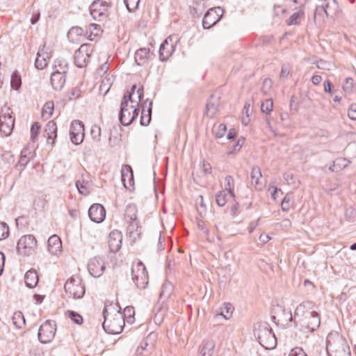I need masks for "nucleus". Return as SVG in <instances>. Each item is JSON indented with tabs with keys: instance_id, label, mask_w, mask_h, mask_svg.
I'll use <instances>...</instances> for the list:
<instances>
[{
	"instance_id": "obj_1",
	"label": "nucleus",
	"mask_w": 356,
	"mask_h": 356,
	"mask_svg": "<svg viewBox=\"0 0 356 356\" xmlns=\"http://www.w3.org/2000/svg\"><path fill=\"white\" fill-rule=\"evenodd\" d=\"M104 321L102 326L104 330L110 334L120 333L124 326V318L122 313L112 305L105 307L103 311Z\"/></svg>"
},
{
	"instance_id": "obj_2",
	"label": "nucleus",
	"mask_w": 356,
	"mask_h": 356,
	"mask_svg": "<svg viewBox=\"0 0 356 356\" xmlns=\"http://www.w3.org/2000/svg\"><path fill=\"white\" fill-rule=\"evenodd\" d=\"M326 350L328 356H351L347 341L337 333H330L327 335Z\"/></svg>"
},
{
	"instance_id": "obj_3",
	"label": "nucleus",
	"mask_w": 356,
	"mask_h": 356,
	"mask_svg": "<svg viewBox=\"0 0 356 356\" xmlns=\"http://www.w3.org/2000/svg\"><path fill=\"white\" fill-rule=\"evenodd\" d=\"M65 291L69 297L79 299L85 294V284L80 277L73 275L65 282Z\"/></svg>"
},
{
	"instance_id": "obj_4",
	"label": "nucleus",
	"mask_w": 356,
	"mask_h": 356,
	"mask_svg": "<svg viewBox=\"0 0 356 356\" xmlns=\"http://www.w3.org/2000/svg\"><path fill=\"white\" fill-rule=\"evenodd\" d=\"M257 337L261 346L267 350H273L277 346V338L266 323L259 326Z\"/></svg>"
},
{
	"instance_id": "obj_5",
	"label": "nucleus",
	"mask_w": 356,
	"mask_h": 356,
	"mask_svg": "<svg viewBox=\"0 0 356 356\" xmlns=\"http://www.w3.org/2000/svg\"><path fill=\"white\" fill-rule=\"evenodd\" d=\"M132 280L140 289L146 288L149 282L148 273L143 263L138 261L131 268Z\"/></svg>"
},
{
	"instance_id": "obj_6",
	"label": "nucleus",
	"mask_w": 356,
	"mask_h": 356,
	"mask_svg": "<svg viewBox=\"0 0 356 356\" xmlns=\"http://www.w3.org/2000/svg\"><path fill=\"white\" fill-rule=\"evenodd\" d=\"M138 111L139 108L130 104L129 102H127L126 100H122L119 113L120 123L124 126L131 124L138 116Z\"/></svg>"
},
{
	"instance_id": "obj_7",
	"label": "nucleus",
	"mask_w": 356,
	"mask_h": 356,
	"mask_svg": "<svg viewBox=\"0 0 356 356\" xmlns=\"http://www.w3.org/2000/svg\"><path fill=\"white\" fill-rule=\"evenodd\" d=\"M15 118L10 108L4 106L0 112V132L4 136L11 134L14 128Z\"/></svg>"
},
{
	"instance_id": "obj_8",
	"label": "nucleus",
	"mask_w": 356,
	"mask_h": 356,
	"mask_svg": "<svg viewBox=\"0 0 356 356\" xmlns=\"http://www.w3.org/2000/svg\"><path fill=\"white\" fill-rule=\"evenodd\" d=\"M37 240L34 236L31 234L24 235L22 236L17 242V252L19 254L29 256L35 252Z\"/></svg>"
},
{
	"instance_id": "obj_9",
	"label": "nucleus",
	"mask_w": 356,
	"mask_h": 356,
	"mask_svg": "<svg viewBox=\"0 0 356 356\" xmlns=\"http://www.w3.org/2000/svg\"><path fill=\"white\" fill-rule=\"evenodd\" d=\"M94 51L91 44H83L74 53V63L78 67H83L90 62V56Z\"/></svg>"
},
{
	"instance_id": "obj_10",
	"label": "nucleus",
	"mask_w": 356,
	"mask_h": 356,
	"mask_svg": "<svg viewBox=\"0 0 356 356\" xmlns=\"http://www.w3.org/2000/svg\"><path fill=\"white\" fill-rule=\"evenodd\" d=\"M56 323L51 320H47L43 323L38 330V339L42 343L51 342L56 334Z\"/></svg>"
},
{
	"instance_id": "obj_11",
	"label": "nucleus",
	"mask_w": 356,
	"mask_h": 356,
	"mask_svg": "<svg viewBox=\"0 0 356 356\" xmlns=\"http://www.w3.org/2000/svg\"><path fill=\"white\" fill-rule=\"evenodd\" d=\"M110 4L101 0L94 1L90 6L92 17L97 21H104L108 16Z\"/></svg>"
},
{
	"instance_id": "obj_12",
	"label": "nucleus",
	"mask_w": 356,
	"mask_h": 356,
	"mask_svg": "<svg viewBox=\"0 0 356 356\" xmlns=\"http://www.w3.org/2000/svg\"><path fill=\"white\" fill-rule=\"evenodd\" d=\"M223 13L224 11L220 7L210 8L203 17V28L209 29L216 24L222 18Z\"/></svg>"
},
{
	"instance_id": "obj_13",
	"label": "nucleus",
	"mask_w": 356,
	"mask_h": 356,
	"mask_svg": "<svg viewBox=\"0 0 356 356\" xmlns=\"http://www.w3.org/2000/svg\"><path fill=\"white\" fill-rule=\"evenodd\" d=\"M177 37L174 35L168 36L161 44L159 48V59L161 61H166L175 50Z\"/></svg>"
},
{
	"instance_id": "obj_14",
	"label": "nucleus",
	"mask_w": 356,
	"mask_h": 356,
	"mask_svg": "<svg viewBox=\"0 0 356 356\" xmlns=\"http://www.w3.org/2000/svg\"><path fill=\"white\" fill-rule=\"evenodd\" d=\"M105 268V262L100 257H94L88 261V272L95 277H99L104 273Z\"/></svg>"
},
{
	"instance_id": "obj_15",
	"label": "nucleus",
	"mask_w": 356,
	"mask_h": 356,
	"mask_svg": "<svg viewBox=\"0 0 356 356\" xmlns=\"http://www.w3.org/2000/svg\"><path fill=\"white\" fill-rule=\"evenodd\" d=\"M305 326V332H313L316 330L320 325V316L319 314L314 311L307 312L302 320Z\"/></svg>"
},
{
	"instance_id": "obj_16",
	"label": "nucleus",
	"mask_w": 356,
	"mask_h": 356,
	"mask_svg": "<svg viewBox=\"0 0 356 356\" xmlns=\"http://www.w3.org/2000/svg\"><path fill=\"white\" fill-rule=\"evenodd\" d=\"M143 97V88L134 85L130 91L124 95L122 100L139 108V104Z\"/></svg>"
},
{
	"instance_id": "obj_17",
	"label": "nucleus",
	"mask_w": 356,
	"mask_h": 356,
	"mask_svg": "<svg viewBox=\"0 0 356 356\" xmlns=\"http://www.w3.org/2000/svg\"><path fill=\"white\" fill-rule=\"evenodd\" d=\"M70 139L76 145L81 143L84 138V127L81 121H73L70 127Z\"/></svg>"
},
{
	"instance_id": "obj_18",
	"label": "nucleus",
	"mask_w": 356,
	"mask_h": 356,
	"mask_svg": "<svg viewBox=\"0 0 356 356\" xmlns=\"http://www.w3.org/2000/svg\"><path fill=\"white\" fill-rule=\"evenodd\" d=\"M51 57V51H49L46 48L45 44L40 47L35 61V66L38 70H42L45 68Z\"/></svg>"
},
{
	"instance_id": "obj_19",
	"label": "nucleus",
	"mask_w": 356,
	"mask_h": 356,
	"mask_svg": "<svg viewBox=\"0 0 356 356\" xmlns=\"http://www.w3.org/2000/svg\"><path fill=\"white\" fill-rule=\"evenodd\" d=\"M220 97L211 95L207 100L205 114L209 118H214L219 112L220 109Z\"/></svg>"
},
{
	"instance_id": "obj_20",
	"label": "nucleus",
	"mask_w": 356,
	"mask_h": 356,
	"mask_svg": "<svg viewBox=\"0 0 356 356\" xmlns=\"http://www.w3.org/2000/svg\"><path fill=\"white\" fill-rule=\"evenodd\" d=\"M122 234L121 232L114 229L111 231L108 237L109 249L113 252H117L122 246Z\"/></svg>"
},
{
	"instance_id": "obj_21",
	"label": "nucleus",
	"mask_w": 356,
	"mask_h": 356,
	"mask_svg": "<svg viewBox=\"0 0 356 356\" xmlns=\"http://www.w3.org/2000/svg\"><path fill=\"white\" fill-rule=\"evenodd\" d=\"M88 216L92 221L99 223L105 218L106 210L102 204H94L88 210Z\"/></svg>"
},
{
	"instance_id": "obj_22",
	"label": "nucleus",
	"mask_w": 356,
	"mask_h": 356,
	"mask_svg": "<svg viewBox=\"0 0 356 356\" xmlns=\"http://www.w3.org/2000/svg\"><path fill=\"white\" fill-rule=\"evenodd\" d=\"M152 102L145 100L142 104L141 116L140 123L142 126H147L150 123L152 118Z\"/></svg>"
},
{
	"instance_id": "obj_23",
	"label": "nucleus",
	"mask_w": 356,
	"mask_h": 356,
	"mask_svg": "<svg viewBox=\"0 0 356 356\" xmlns=\"http://www.w3.org/2000/svg\"><path fill=\"white\" fill-rule=\"evenodd\" d=\"M261 171L259 167L254 166L250 172V183L256 190L261 191L264 187V183L261 181Z\"/></svg>"
},
{
	"instance_id": "obj_24",
	"label": "nucleus",
	"mask_w": 356,
	"mask_h": 356,
	"mask_svg": "<svg viewBox=\"0 0 356 356\" xmlns=\"http://www.w3.org/2000/svg\"><path fill=\"white\" fill-rule=\"evenodd\" d=\"M48 251L52 255H58L62 251V242L57 235L51 236L47 241Z\"/></svg>"
},
{
	"instance_id": "obj_25",
	"label": "nucleus",
	"mask_w": 356,
	"mask_h": 356,
	"mask_svg": "<svg viewBox=\"0 0 356 356\" xmlns=\"http://www.w3.org/2000/svg\"><path fill=\"white\" fill-rule=\"evenodd\" d=\"M152 56L149 48L143 47L136 51L134 58L138 65L143 66L148 63Z\"/></svg>"
},
{
	"instance_id": "obj_26",
	"label": "nucleus",
	"mask_w": 356,
	"mask_h": 356,
	"mask_svg": "<svg viewBox=\"0 0 356 356\" xmlns=\"http://www.w3.org/2000/svg\"><path fill=\"white\" fill-rule=\"evenodd\" d=\"M33 157L32 149L29 147H25L21 152L20 158L16 165V168L22 171Z\"/></svg>"
},
{
	"instance_id": "obj_27",
	"label": "nucleus",
	"mask_w": 356,
	"mask_h": 356,
	"mask_svg": "<svg viewBox=\"0 0 356 356\" xmlns=\"http://www.w3.org/2000/svg\"><path fill=\"white\" fill-rule=\"evenodd\" d=\"M122 181L126 188H129L134 184V174L130 165H125L121 170Z\"/></svg>"
},
{
	"instance_id": "obj_28",
	"label": "nucleus",
	"mask_w": 356,
	"mask_h": 356,
	"mask_svg": "<svg viewBox=\"0 0 356 356\" xmlns=\"http://www.w3.org/2000/svg\"><path fill=\"white\" fill-rule=\"evenodd\" d=\"M51 84L56 90H60L65 83V74L53 72L50 78Z\"/></svg>"
},
{
	"instance_id": "obj_29",
	"label": "nucleus",
	"mask_w": 356,
	"mask_h": 356,
	"mask_svg": "<svg viewBox=\"0 0 356 356\" xmlns=\"http://www.w3.org/2000/svg\"><path fill=\"white\" fill-rule=\"evenodd\" d=\"M297 10L294 12L290 17L286 19V24L288 26L299 25L301 22L305 19V8H296Z\"/></svg>"
},
{
	"instance_id": "obj_30",
	"label": "nucleus",
	"mask_w": 356,
	"mask_h": 356,
	"mask_svg": "<svg viewBox=\"0 0 356 356\" xmlns=\"http://www.w3.org/2000/svg\"><path fill=\"white\" fill-rule=\"evenodd\" d=\"M320 6L330 16L336 15L339 10V6L336 0H321Z\"/></svg>"
},
{
	"instance_id": "obj_31",
	"label": "nucleus",
	"mask_w": 356,
	"mask_h": 356,
	"mask_svg": "<svg viewBox=\"0 0 356 356\" xmlns=\"http://www.w3.org/2000/svg\"><path fill=\"white\" fill-rule=\"evenodd\" d=\"M44 134L47 137V142L49 143H54V139L57 136V125L54 121H49L46 124Z\"/></svg>"
},
{
	"instance_id": "obj_32",
	"label": "nucleus",
	"mask_w": 356,
	"mask_h": 356,
	"mask_svg": "<svg viewBox=\"0 0 356 356\" xmlns=\"http://www.w3.org/2000/svg\"><path fill=\"white\" fill-rule=\"evenodd\" d=\"M330 16L327 13H325L324 8L321 6L318 5L316 8L314 20L318 26H322L325 23V18Z\"/></svg>"
},
{
	"instance_id": "obj_33",
	"label": "nucleus",
	"mask_w": 356,
	"mask_h": 356,
	"mask_svg": "<svg viewBox=\"0 0 356 356\" xmlns=\"http://www.w3.org/2000/svg\"><path fill=\"white\" fill-rule=\"evenodd\" d=\"M26 286L29 288H34L38 283V275L35 270H28L24 276Z\"/></svg>"
},
{
	"instance_id": "obj_34",
	"label": "nucleus",
	"mask_w": 356,
	"mask_h": 356,
	"mask_svg": "<svg viewBox=\"0 0 356 356\" xmlns=\"http://www.w3.org/2000/svg\"><path fill=\"white\" fill-rule=\"evenodd\" d=\"M234 197V194H231L225 191H220L216 195V202L219 207H223L226 204L229 198Z\"/></svg>"
},
{
	"instance_id": "obj_35",
	"label": "nucleus",
	"mask_w": 356,
	"mask_h": 356,
	"mask_svg": "<svg viewBox=\"0 0 356 356\" xmlns=\"http://www.w3.org/2000/svg\"><path fill=\"white\" fill-rule=\"evenodd\" d=\"M215 348V343L212 340L205 341L200 350V356H212Z\"/></svg>"
},
{
	"instance_id": "obj_36",
	"label": "nucleus",
	"mask_w": 356,
	"mask_h": 356,
	"mask_svg": "<svg viewBox=\"0 0 356 356\" xmlns=\"http://www.w3.org/2000/svg\"><path fill=\"white\" fill-rule=\"evenodd\" d=\"M125 219L128 222H133L137 219V208L134 204H128L124 213Z\"/></svg>"
},
{
	"instance_id": "obj_37",
	"label": "nucleus",
	"mask_w": 356,
	"mask_h": 356,
	"mask_svg": "<svg viewBox=\"0 0 356 356\" xmlns=\"http://www.w3.org/2000/svg\"><path fill=\"white\" fill-rule=\"evenodd\" d=\"M101 26L96 24H90L86 27V35L90 40L92 41L95 37L98 36L102 33Z\"/></svg>"
},
{
	"instance_id": "obj_38",
	"label": "nucleus",
	"mask_w": 356,
	"mask_h": 356,
	"mask_svg": "<svg viewBox=\"0 0 356 356\" xmlns=\"http://www.w3.org/2000/svg\"><path fill=\"white\" fill-rule=\"evenodd\" d=\"M68 69L67 63L61 58L56 59L53 67V72H60V74H66Z\"/></svg>"
},
{
	"instance_id": "obj_39",
	"label": "nucleus",
	"mask_w": 356,
	"mask_h": 356,
	"mask_svg": "<svg viewBox=\"0 0 356 356\" xmlns=\"http://www.w3.org/2000/svg\"><path fill=\"white\" fill-rule=\"evenodd\" d=\"M349 163L350 161L347 159L344 158H338L334 161L332 165L330 167V170L332 172L338 171L346 168Z\"/></svg>"
},
{
	"instance_id": "obj_40",
	"label": "nucleus",
	"mask_w": 356,
	"mask_h": 356,
	"mask_svg": "<svg viewBox=\"0 0 356 356\" xmlns=\"http://www.w3.org/2000/svg\"><path fill=\"white\" fill-rule=\"evenodd\" d=\"M54 109V104L53 102H47L43 106L42 111V118L44 120H48L53 114Z\"/></svg>"
},
{
	"instance_id": "obj_41",
	"label": "nucleus",
	"mask_w": 356,
	"mask_h": 356,
	"mask_svg": "<svg viewBox=\"0 0 356 356\" xmlns=\"http://www.w3.org/2000/svg\"><path fill=\"white\" fill-rule=\"evenodd\" d=\"M13 323L17 328H22L25 325V318L21 312H15L13 318Z\"/></svg>"
},
{
	"instance_id": "obj_42",
	"label": "nucleus",
	"mask_w": 356,
	"mask_h": 356,
	"mask_svg": "<svg viewBox=\"0 0 356 356\" xmlns=\"http://www.w3.org/2000/svg\"><path fill=\"white\" fill-rule=\"evenodd\" d=\"M234 311V307L232 304L228 302H225L221 308V312L218 315L222 316L225 319H229L232 315Z\"/></svg>"
},
{
	"instance_id": "obj_43",
	"label": "nucleus",
	"mask_w": 356,
	"mask_h": 356,
	"mask_svg": "<svg viewBox=\"0 0 356 356\" xmlns=\"http://www.w3.org/2000/svg\"><path fill=\"white\" fill-rule=\"evenodd\" d=\"M293 195L291 193H286L281 202V209L283 211H289L292 207Z\"/></svg>"
},
{
	"instance_id": "obj_44",
	"label": "nucleus",
	"mask_w": 356,
	"mask_h": 356,
	"mask_svg": "<svg viewBox=\"0 0 356 356\" xmlns=\"http://www.w3.org/2000/svg\"><path fill=\"white\" fill-rule=\"evenodd\" d=\"M196 208L199 214L202 216L207 213V206L202 195H198L195 200Z\"/></svg>"
},
{
	"instance_id": "obj_45",
	"label": "nucleus",
	"mask_w": 356,
	"mask_h": 356,
	"mask_svg": "<svg viewBox=\"0 0 356 356\" xmlns=\"http://www.w3.org/2000/svg\"><path fill=\"white\" fill-rule=\"evenodd\" d=\"M76 186L80 194L86 196L90 193L89 184L88 181L77 180L76 181Z\"/></svg>"
},
{
	"instance_id": "obj_46",
	"label": "nucleus",
	"mask_w": 356,
	"mask_h": 356,
	"mask_svg": "<svg viewBox=\"0 0 356 356\" xmlns=\"http://www.w3.org/2000/svg\"><path fill=\"white\" fill-rule=\"evenodd\" d=\"M10 84L14 90H19L22 85L21 76L17 71H15L11 76Z\"/></svg>"
},
{
	"instance_id": "obj_47",
	"label": "nucleus",
	"mask_w": 356,
	"mask_h": 356,
	"mask_svg": "<svg viewBox=\"0 0 356 356\" xmlns=\"http://www.w3.org/2000/svg\"><path fill=\"white\" fill-rule=\"evenodd\" d=\"M134 314L135 310L134 308L131 306L126 307L122 314L124 320L126 319L127 321L129 323L134 322Z\"/></svg>"
},
{
	"instance_id": "obj_48",
	"label": "nucleus",
	"mask_w": 356,
	"mask_h": 356,
	"mask_svg": "<svg viewBox=\"0 0 356 356\" xmlns=\"http://www.w3.org/2000/svg\"><path fill=\"white\" fill-rule=\"evenodd\" d=\"M224 186H225L224 191L229 192L231 194H234V180L232 176L227 175L225 177Z\"/></svg>"
},
{
	"instance_id": "obj_49",
	"label": "nucleus",
	"mask_w": 356,
	"mask_h": 356,
	"mask_svg": "<svg viewBox=\"0 0 356 356\" xmlns=\"http://www.w3.org/2000/svg\"><path fill=\"white\" fill-rule=\"evenodd\" d=\"M273 108V102L272 99H265L261 102V110L262 113L270 114Z\"/></svg>"
},
{
	"instance_id": "obj_50",
	"label": "nucleus",
	"mask_w": 356,
	"mask_h": 356,
	"mask_svg": "<svg viewBox=\"0 0 356 356\" xmlns=\"http://www.w3.org/2000/svg\"><path fill=\"white\" fill-rule=\"evenodd\" d=\"M113 83V78L111 76H108V75L106 76L103 78L102 80L101 84H100V90H105L106 92H107Z\"/></svg>"
},
{
	"instance_id": "obj_51",
	"label": "nucleus",
	"mask_w": 356,
	"mask_h": 356,
	"mask_svg": "<svg viewBox=\"0 0 356 356\" xmlns=\"http://www.w3.org/2000/svg\"><path fill=\"white\" fill-rule=\"evenodd\" d=\"M90 134L95 141L99 142L101 140V128L99 125L94 124L91 127Z\"/></svg>"
},
{
	"instance_id": "obj_52",
	"label": "nucleus",
	"mask_w": 356,
	"mask_h": 356,
	"mask_svg": "<svg viewBox=\"0 0 356 356\" xmlns=\"http://www.w3.org/2000/svg\"><path fill=\"white\" fill-rule=\"evenodd\" d=\"M127 10L134 12L138 9L140 0H124Z\"/></svg>"
},
{
	"instance_id": "obj_53",
	"label": "nucleus",
	"mask_w": 356,
	"mask_h": 356,
	"mask_svg": "<svg viewBox=\"0 0 356 356\" xmlns=\"http://www.w3.org/2000/svg\"><path fill=\"white\" fill-rule=\"evenodd\" d=\"M227 131V127L225 124H219L217 127H214L215 136L218 138H220L224 136Z\"/></svg>"
},
{
	"instance_id": "obj_54",
	"label": "nucleus",
	"mask_w": 356,
	"mask_h": 356,
	"mask_svg": "<svg viewBox=\"0 0 356 356\" xmlns=\"http://www.w3.org/2000/svg\"><path fill=\"white\" fill-rule=\"evenodd\" d=\"M40 125L38 122H34L31 128V138L33 142L37 139L38 135L40 132Z\"/></svg>"
},
{
	"instance_id": "obj_55",
	"label": "nucleus",
	"mask_w": 356,
	"mask_h": 356,
	"mask_svg": "<svg viewBox=\"0 0 356 356\" xmlns=\"http://www.w3.org/2000/svg\"><path fill=\"white\" fill-rule=\"evenodd\" d=\"M9 235V227L8 225L0 221V241L6 238Z\"/></svg>"
},
{
	"instance_id": "obj_56",
	"label": "nucleus",
	"mask_w": 356,
	"mask_h": 356,
	"mask_svg": "<svg viewBox=\"0 0 356 356\" xmlns=\"http://www.w3.org/2000/svg\"><path fill=\"white\" fill-rule=\"evenodd\" d=\"M354 81L352 78H346L345 80V83L343 84L342 88L343 92L346 93H349L352 91L353 88Z\"/></svg>"
},
{
	"instance_id": "obj_57",
	"label": "nucleus",
	"mask_w": 356,
	"mask_h": 356,
	"mask_svg": "<svg viewBox=\"0 0 356 356\" xmlns=\"http://www.w3.org/2000/svg\"><path fill=\"white\" fill-rule=\"evenodd\" d=\"M68 314L69 318H70L75 323L80 325L83 323V318L80 314L73 311H69Z\"/></svg>"
},
{
	"instance_id": "obj_58",
	"label": "nucleus",
	"mask_w": 356,
	"mask_h": 356,
	"mask_svg": "<svg viewBox=\"0 0 356 356\" xmlns=\"http://www.w3.org/2000/svg\"><path fill=\"white\" fill-rule=\"evenodd\" d=\"M289 1L290 7H293L294 8H305L307 0H289Z\"/></svg>"
},
{
	"instance_id": "obj_59",
	"label": "nucleus",
	"mask_w": 356,
	"mask_h": 356,
	"mask_svg": "<svg viewBox=\"0 0 356 356\" xmlns=\"http://www.w3.org/2000/svg\"><path fill=\"white\" fill-rule=\"evenodd\" d=\"M168 242V239L161 234L159 235L157 245V250L161 252L165 249L166 243Z\"/></svg>"
},
{
	"instance_id": "obj_60",
	"label": "nucleus",
	"mask_w": 356,
	"mask_h": 356,
	"mask_svg": "<svg viewBox=\"0 0 356 356\" xmlns=\"http://www.w3.org/2000/svg\"><path fill=\"white\" fill-rule=\"evenodd\" d=\"M172 286L169 283H165L163 284L161 291L160 293V297L161 298H165L170 295V292L171 291Z\"/></svg>"
},
{
	"instance_id": "obj_61",
	"label": "nucleus",
	"mask_w": 356,
	"mask_h": 356,
	"mask_svg": "<svg viewBox=\"0 0 356 356\" xmlns=\"http://www.w3.org/2000/svg\"><path fill=\"white\" fill-rule=\"evenodd\" d=\"M348 116L352 120L356 121V104H351L348 108Z\"/></svg>"
},
{
	"instance_id": "obj_62",
	"label": "nucleus",
	"mask_w": 356,
	"mask_h": 356,
	"mask_svg": "<svg viewBox=\"0 0 356 356\" xmlns=\"http://www.w3.org/2000/svg\"><path fill=\"white\" fill-rule=\"evenodd\" d=\"M291 67L289 64H284L282 66L280 77L286 79L290 73Z\"/></svg>"
},
{
	"instance_id": "obj_63",
	"label": "nucleus",
	"mask_w": 356,
	"mask_h": 356,
	"mask_svg": "<svg viewBox=\"0 0 356 356\" xmlns=\"http://www.w3.org/2000/svg\"><path fill=\"white\" fill-rule=\"evenodd\" d=\"M289 356H307L302 348L296 347L293 348Z\"/></svg>"
},
{
	"instance_id": "obj_64",
	"label": "nucleus",
	"mask_w": 356,
	"mask_h": 356,
	"mask_svg": "<svg viewBox=\"0 0 356 356\" xmlns=\"http://www.w3.org/2000/svg\"><path fill=\"white\" fill-rule=\"evenodd\" d=\"M81 90L78 88H72L68 94L70 99H76L81 96Z\"/></svg>"
}]
</instances>
